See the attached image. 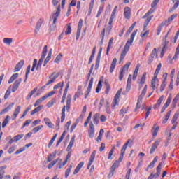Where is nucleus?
I'll use <instances>...</instances> for the list:
<instances>
[{"instance_id": "obj_1", "label": "nucleus", "mask_w": 179, "mask_h": 179, "mask_svg": "<svg viewBox=\"0 0 179 179\" xmlns=\"http://www.w3.org/2000/svg\"><path fill=\"white\" fill-rule=\"evenodd\" d=\"M130 143H132V141L131 139H129L127 142L122 148L120 151V157H119V161L116 160L110 168V172L109 173V176H114V171H115V169H118V167H120V163L122 162L124 159V155H125V151L127 150V148H128V145H129Z\"/></svg>"}, {"instance_id": "obj_2", "label": "nucleus", "mask_w": 179, "mask_h": 179, "mask_svg": "<svg viewBox=\"0 0 179 179\" xmlns=\"http://www.w3.org/2000/svg\"><path fill=\"white\" fill-rule=\"evenodd\" d=\"M136 33H138V30H134L130 36V39L127 41L124 50L122 51V53L120 55L119 64H121V62L124 61V58H125L127 53L128 52V51H129V47L132 45V43H134V40L135 39V36H136Z\"/></svg>"}, {"instance_id": "obj_3", "label": "nucleus", "mask_w": 179, "mask_h": 179, "mask_svg": "<svg viewBox=\"0 0 179 179\" xmlns=\"http://www.w3.org/2000/svg\"><path fill=\"white\" fill-rule=\"evenodd\" d=\"M155 58H158V56H157V50L156 49V48H155L152 50V52H151L150 57H148V61H147V63H148L149 65H150V64H152V63L153 62V61H154V59H155Z\"/></svg>"}, {"instance_id": "obj_4", "label": "nucleus", "mask_w": 179, "mask_h": 179, "mask_svg": "<svg viewBox=\"0 0 179 179\" xmlns=\"http://www.w3.org/2000/svg\"><path fill=\"white\" fill-rule=\"evenodd\" d=\"M151 14L152 12L150 10L147 12L143 17V19H145V21L144 22V29H146V27H148V24H149L150 21L152 20V16H150V15Z\"/></svg>"}, {"instance_id": "obj_5", "label": "nucleus", "mask_w": 179, "mask_h": 179, "mask_svg": "<svg viewBox=\"0 0 179 179\" xmlns=\"http://www.w3.org/2000/svg\"><path fill=\"white\" fill-rule=\"evenodd\" d=\"M160 142H162V138H158L154 143H152L150 150V155L155 153L156 149H157V147L160 145Z\"/></svg>"}, {"instance_id": "obj_6", "label": "nucleus", "mask_w": 179, "mask_h": 179, "mask_svg": "<svg viewBox=\"0 0 179 179\" xmlns=\"http://www.w3.org/2000/svg\"><path fill=\"white\" fill-rule=\"evenodd\" d=\"M22 78H20L14 82L11 89V92H13V93H15V92H16V90L19 89V86H20V84L22 83Z\"/></svg>"}, {"instance_id": "obj_7", "label": "nucleus", "mask_w": 179, "mask_h": 179, "mask_svg": "<svg viewBox=\"0 0 179 179\" xmlns=\"http://www.w3.org/2000/svg\"><path fill=\"white\" fill-rule=\"evenodd\" d=\"M121 92H122V89H120L116 93L114 98L113 103V108H114L115 106H118V101H119L120 96H121Z\"/></svg>"}, {"instance_id": "obj_8", "label": "nucleus", "mask_w": 179, "mask_h": 179, "mask_svg": "<svg viewBox=\"0 0 179 179\" xmlns=\"http://www.w3.org/2000/svg\"><path fill=\"white\" fill-rule=\"evenodd\" d=\"M88 135L90 138H94V124H93V122H90V127L88 129Z\"/></svg>"}, {"instance_id": "obj_9", "label": "nucleus", "mask_w": 179, "mask_h": 179, "mask_svg": "<svg viewBox=\"0 0 179 179\" xmlns=\"http://www.w3.org/2000/svg\"><path fill=\"white\" fill-rule=\"evenodd\" d=\"M58 76H59V73H52V75L49 77V79H50V80L48 81L46 86H48V85H51V83H54Z\"/></svg>"}, {"instance_id": "obj_10", "label": "nucleus", "mask_w": 179, "mask_h": 179, "mask_svg": "<svg viewBox=\"0 0 179 179\" xmlns=\"http://www.w3.org/2000/svg\"><path fill=\"white\" fill-rule=\"evenodd\" d=\"M60 13H61V5H59L57 6V9L55 13H53L52 15L54 23H57V21L58 20V17L59 16Z\"/></svg>"}, {"instance_id": "obj_11", "label": "nucleus", "mask_w": 179, "mask_h": 179, "mask_svg": "<svg viewBox=\"0 0 179 179\" xmlns=\"http://www.w3.org/2000/svg\"><path fill=\"white\" fill-rule=\"evenodd\" d=\"M96 150H94L92 152L91 156L90 157V160L88 162L87 169H90V166H92V164H93V162H94V159H96Z\"/></svg>"}, {"instance_id": "obj_12", "label": "nucleus", "mask_w": 179, "mask_h": 179, "mask_svg": "<svg viewBox=\"0 0 179 179\" xmlns=\"http://www.w3.org/2000/svg\"><path fill=\"white\" fill-rule=\"evenodd\" d=\"M43 23H44V18H40L36 24L35 27V31L38 33V31H40V29H41V26H43Z\"/></svg>"}, {"instance_id": "obj_13", "label": "nucleus", "mask_w": 179, "mask_h": 179, "mask_svg": "<svg viewBox=\"0 0 179 179\" xmlns=\"http://www.w3.org/2000/svg\"><path fill=\"white\" fill-rule=\"evenodd\" d=\"M23 136H24V134H18V135L15 136L13 138H11L8 141V145H12V143H13V142H17V141H20V139H22V138H23Z\"/></svg>"}, {"instance_id": "obj_14", "label": "nucleus", "mask_w": 179, "mask_h": 179, "mask_svg": "<svg viewBox=\"0 0 179 179\" xmlns=\"http://www.w3.org/2000/svg\"><path fill=\"white\" fill-rule=\"evenodd\" d=\"M151 86L153 90L156 89L157 86H159V79H157V76H154V78L151 80Z\"/></svg>"}, {"instance_id": "obj_15", "label": "nucleus", "mask_w": 179, "mask_h": 179, "mask_svg": "<svg viewBox=\"0 0 179 179\" xmlns=\"http://www.w3.org/2000/svg\"><path fill=\"white\" fill-rule=\"evenodd\" d=\"M13 106H15V103H11L10 105H8L6 108L3 109L1 112L0 113V115H3V114L6 113H9L12 108H13Z\"/></svg>"}, {"instance_id": "obj_16", "label": "nucleus", "mask_w": 179, "mask_h": 179, "mask_svg": "<svg viewBox=\"0 0 179 179\" xmlns=\"http://www.w3.org/2000/svg\"><path fill=\"white\" fill-rule=\"evenodd\" d=\"M124 15L125 19L129 20V19H131V8L129 7H125L124 8Z\"/></svg>"}, {"instance_id": "obj_17", "label": "nucleus", "mask_w": 179, "mask_h": 179, "mask_svg": "<svg viewBox=\"0 0 179 179\" xmlns=\"http://www.w3.org/2000/svg\"><path fill=\"white\" fill-rule=\"evenodd\" d=\"M47 48H48L47 45H45L43 47V51H42L41 57V59L38 61L39 64H43V61H44V59L45 58V56L47 55V51H48Z\"/></svg>"}, {"instance_id": "obj_18", "label": "nucleus", "mask_w": 179, "mask_h": 179, "mask_svg": "<svg viewBox=\"0 0 179 179\" xmlns=\"http://www.w3.org/2000/svg\"><path fill=\"white\" fill-rule=\"evenodd\" d=\"M20 110H22V106H18L14 110V113L13 115V117L12 120L13 121H15V120H16V118H17V116L19 115V114H20Z\"/></svg>"}, {"instance_id": "obj_19", "label": "nucleus", "mask_w": 179, "mask_h": 179, "mask_svg": "<svg viewBox=\"0 0 179 179\" xmlns=\"http://www.w3.org/2000/svg\"><path fill=\"white\" fill-rule=\"evenodd\" d=\"M23 65H24V61L21 60L15 66L14 69V72H19L23 68Z\"/></svg>"}, {"instance_id": "obj_20", "label": "nucleus", "mask_w": 179, "mask_h": 179, "mask_svg": "<svg viewBox=\"0 0 179 179\" xmlns=\"http://www.w3.org/2000/svg\"><path fill=\"white\" fill-rule=\"evenodd\" d=\"M74 144H75V136L71 138V141L66 148L67 152H69V150H72V148Z\"/></svg>"}, {"instance_id": "obj_21", "label": "nucleus", "mask_w": 179, "mask_h": 179, "mask_svg": "<svg viewBox=\"0 0 179 179\" xmlns=\"http://www.w3.org/2000/svg\"><path fill=\"white\" fill-rule=\"evenodd\" d=\"M43 121L47 127H48L49 128H54V124L51 122V120L48 117H45L43 119Z\"/></svg>"}, {"instance_id": "obj_22", "label": "nucleus", "mask_w": 179, "mask_h": 179, "mask_svg": "<svg viewBox=\"0 0 179 179\" xmlns=\"http://www.w3.org/2000/svg\"><path fill=\"white\" fill-rule=\"evenodd\" d=\"M163 100H164V95L161 96L157 100V103L154 106V108H159V107H160L162 103L163 102Z\"/></svg>"}, {"instance_id": "obj_23", "label": "nucleus", "mask_w": 179, "mask_h": 179, "mask_svg": "<svg viewBox=\"0 0 179 179\" xmlns=\"http://www.w3.org/2000/svg\"><path fill=\"white\" fill-rule=\"evenodd\" d=\"M52 55V49H50L46 59L43 62V66H45L47 64H48V62L50 61V59H51Z\"/></svg>"}, {"instance_id": "obj_24", "label": "nucleus", "mask_w": 179, "mask_h": 179, "mask_svg": "<svg viewBox=\"0 0 179 179\" xmlns=\"http://www.w3.org/2000/svg\"><path fill=\"white\" fill-rule=\"evenodd\" d=\"M117 65V58H114L112 61V63L110 64V72L112 73V72H114V69H115V66Z\"/></svg>"}, {"instance_id": "obj_25", "label": "nucleus", "mask_w": 179, "mask_h": 179, "mask_svg": "<svg viewBox=\"0 0 179 179\" xmlns=\"http://www.w3.org/2000/svg\"><path fill=\"white\" fill-rule=\"evenodd\" d=\"M140 65L137 64V66L135 68L134 74H133V80L135 81L136 80V78H138V72H139V68H140Z\"/></svg>"}, {"instance_id": "obj_26", "label": "nucleus", "mask_w": 179, "mask_h": 179, "mask_svg": "<svg viewBox=\"0 0 179 179\" xmlns=\"http://www.w3.org/2000/svg\"><path fill=\"white\" fill-rule=\"evenodd\" d=\"M58 162H62V159H61V158H57V159L50 162L48 166V169H52V167H54V166H55Z\"/></svg>"}, {"instance_id": "obj_27", "label": "nucleus", "mask_w": 179, "mask_h": 179, "mask_svg": "<svg viewBox=\"0 0 179 179\" xmlns=\"http://www.w3.org/2000/svg\"><path fill=\"white\" fill-rule=\"evenodd\" d=\"M17 78H19V73H16L15 74H13L12 76L8 80V83L9 84L13 83V82H15V80H16Z\"/></svg>"}, {"instance_id": "obj_28", "label": "nucleus", "mask_w": 179, "mask_h": 179, "mask_svg": "<svg viewBox=\"0 0 179 179\" xmlns=\"http://www.w3.org/2000/svg\"><path fill=\"white\" fill-rule=\"evenodd\" d=\"M43 108H44V106H39L36 107L31 112V115H34V114H36V113H39V111H41Z\"/></svg>"}, {"instance_id": "obj_29", "label": "nucleus", "mask_w": 179, "mask_h": 179, "mask_svg": "<svg viewBox=\"0 0 179 179\" xmlns=\"http://www.w3.org/2000/svg\"><path fill=\"white\" fill-rule=\"evenodd\" d=\"M171 110H169L166 115L164 117V120H162V124H166L167 121H169V118H170V116L171 115Z\"/></svg>"}, {"instance_id": "obj_30", "label": "nucleus", "mask_w": 179, "mask_h": 179, "mask_svg": "<svg viewBox=\"0 0 179 179\" xmlns=\"http://www.w3.org/2000/svg\"><path fill=\"white\" fill-rule=\"evenodd\" d=\"M159 129L160 127L157 126V124H155L154 127H152V136H154V138H155V136H157V132H159Z\"/></svg>"}, {"instance_id": "obj_31", "label": "nucleus", "mask_w": 179, "mask_h": 179, "mask_svg": "<svg viewBox=\"0 0 179 179\" xmlns=\"http://www.w3.org/2000/svg\"><path fill=\"white\" fill-rule=\"evenodd\" d=\"M113 22H114V20H111V19H109L108 24L105 29L106 31H108V33H110V31H111L113 29Z\"/></svg>"}, {"instance_id": "obj_32", "label": "nucleus", "mask_w": 179, "mask_h": 179, "mask_svg": "<svg viewBox=\"0 0 179 179\" xmlns=\"http://www.w3.org/2000/svg\"><path fill=\"white\" fill-rule=\"evenodd\" d=\"M178 117H179V110L174 114L171 120V124H177V120H178Z\"/></svg>"}, {"instance_id": "obj_33", "label": "nucleus", "mask_w": 179, "mask_h": 179, "mask_svg": "<svg viewBox=\"0 0 179 179\" xmlns=\"http://www.w3.org/2000/svg\"><path fill=\"white\" fill-rule=\"evenodd\" d=\"M100 118V113H96L93 116V122L95 125H97L99 124V120Z\"/></svg>"}, {"instance_id": "obj_34", "label": "nucleus", "mask_w": 179, "mask_h": 179, "mask_svg": "<svg viewBox=\"0 0 179 179\" xmlns=\"http://www.w3.org/2000/svg\"><path fill=\"white\" fill-rule=\"evenodd\" d=\"M117 10H118V6H115L113 10L112 11V14H111L110 17V22H111V20H114V19H115V16H116L115 13H117Z\"/></svg>"}, {"instance_id": "obj_35", "label": "nucleus", "mask_w": 179, "mask_h": 179, "mask_svg": "<svg viewBox=\"0 0 179 179\" xmlns=\"http://www.w3.org/2000/svg\"><path fill=\"white\" fill-rule=\"evenodd\" d=\"M45 99H46L45 98L44 96L41 98H39L38 99L36 100V101L34 104V106L37 107V106H40V104H41L43 103V101H44V100H45Z\"/></svg>"}, {"instance_id": "obj_36", "label": "nucleus", "mask_w": 179, "mask_h": 179, "mask_svg": "<svg viewBox=\"0 0 179 179\" xmlns=\"http://www.w3.org/2000/svg\"><path fill=\"white\" fill-rule=\"evenodd\" d=\"M65 111H66V106H64L62 109L61 122L65 121Z\"/></svg>"}, {"instance_id": "obj_37", "label": "nucleus", "mask_w": 179, "mask_h": 179, "mask_svg": "<svg viewBox=\"0 0 179 179\" xmlns=\"http://www.w3.org/2000/svg\"><path fill=\"white\" fill-rule=\"evenodd\" d=\"M129 66H131V62H127L126 64L120 69V71L124 72L127 73L128 72V69H129Z\"/></svg>"}, {"instance_id": "obj_38", "label": "nucleus", "mask_w": 179, "mask_h": 179, "mask_svg": "<svg viewBox=\"0 0 179 179\" xmlns=\"http://www.w3.org/2000/svg\"><path fill=\"white\" fill-rule=\"evenodd\" d=\"M129 66H131V62H127L126 64L120 69V71L124 72L127 73L128 72V69H129Z\"/></svg>"}, {"instance_id": "obj_39", "label": "nucleus", "mask_w": 179, "mask_h": 179, "mask_svg": "<svg viewBox=\"0 0 179 179\" xmlns=\"http://www.w3.org/2000/svg\"><path fill=\"white\" fill-rule=\"evenodd\" d=\"M72 167H73V166L71 164V165L69 166L68 169L66 170V172H65L66 178H68V177H69V174H71V171L72 170Z\"/></svg>"}, {"instance_id": "obj_40", "label": "nucleus", "mask_w": 179, "mask_h": 179, "mask_svg": "<svg viewBox=\"0 0 179 179\" xmlns=\"http://www.w3.org/2000/svg\"><path fill=\"white\" fill-rule=\"evenodd\" d=\"M13 41V39L12 38H4L3 40V42L4 44H7L8 45H10Z\"/></svg>"}, {"instance_id": "obj_41", "label": "nucleus", "mask_w": 179, "mask_h": 179, "mask_svg": "<svg viewBox=\"0 0 179 179\" xmlns=\"http://www.w3.org/2000/svg\"><path fill=\"white\" fill-rule=\"evenodd\" d=\"M10 118V116H9V115L6 116V118L4 119V120L2 123V128H5V127H6V125H8Z\"/></svg>"}, {"instance_id": "obj_42", "label": "nucleus", "mask_w": 179, "mask_h": 179, "mask_svg": "<svg viewBox=\"0 0 179 179\" xmlns=\"http://www.w3.org/2000/svg\"><path fill=\"white\" fill-rule=\"evenodd\" d=\"M179 100V94H177V95L175 96V98L173 99V101H172V106L173 107V108H175L176 106H177V103Z\"/></svg>"}, {"instance_id": "obj_43", "label": "nucleus", "mask_w": 179, "mask_h": 179, "mask_svg": "<svg viewBox=\"0 0 179 179\" xmlns=\"http://www.w3.org/2000/svg\"><path fill=\"white\" fill-rule=\"evenodd\" d=\"M92 113L90 112L86 121L84 123L85 128H86V127H87V124L90 122V120H92Z\"/></svg>"}, {"instance_id": "obj_44", "label": "nucleus", "mask_w": 179, "mask_h": 179, "mask_svg": "<svg viewBox=\"0 0 179 179\" xmlns=\"http://www.w3.org/2000/svg\"><path fill=\"white\" fill-rule=\"evenodd\" d=\"M149 30H146V29H143V30L142 31L141 34H140V36L143 38V37H148V36H149Z\"/></svg>"}, {"instance_id": "obj_45", "label": "nucleus", "mask_w": 179, "mask_h": 179, "mask_svg": "<svg viewBox=\"0 0 179 179\" xmlns=\"http://www.w3.org/2000/svg\"><path fill=\"white\" fill-rule=\"evenodd\" d=\"M43 127L44 126H43V125H39V126L34 127V129H32L33 134H37V132H38V131L43 129Z\"/></svg>"}, {"instance_id": "obj_46", "label": "nucleus", "mask_w": 179, "mask_h": 179, "mask_svg": "<svg viewBox=\"0 0 179 179\" xmlns=\"http://www.w3.org/2000/svg\"><path fill=\"white\" fill-rule=\"evenodd\" d=\"M103 10H104V5L101 4L99 6V9L98 13L96 14V17H100V15H101V13H103Z\"/></svg>"}, {"instance_id": "obj_47", "label": "nucleus", "mask_w": 179, "mask_h": 179, "mask_svg": "<svg viewBox=\"0 0 179 179\" xmlns=\"http://www.w3.org/2000/svg\"><path fill=\"white\" fill-rule=\"evenodd\" d=\"M145 82H146V72L143 73L140 81V85H141V86H143V85L145 84Z\"/></svg>"}, {"instance_id": "obj_48", "label": "nucleus", "mask_w": 179, "mask_h": 179, "mask_svg": "<svg viewBox=\"0 0 179 179\" xmlns=\"http://www.w3.org/2000/svg\"><path fill=\"white\" fill-rule=\"evenodd\" d=\"M115 150V146H113L110 151L109 152V155L108 159L109 160H113V155L114 154V151Z\"/></svg>"}, {"instance_id": "obj_49", "label": "nucleus", "mask_w": 179, "mask_h": 179, "mask_svg": "<svg viewBox=\"0 0 179 179\" xmlns=\"http://www.w3.org/2000/svg\"><path fill=\"white\" fill-rule=\"evenodd\" d=\"M54 104H55V98L52 99L51 101L48 102L47 103L48 108H51V107H52Z\"/></svg>"}, {"instance_id": "obj_50", "label": "nucleus", "mask_w": 179, "mask_h": 179, "mask_svg": "<svg viewBox=\"0 0 179 179\" xmlns=\"http://www.w3.org/2000/svg\"><path fill=\"white\" fill-rule=\"evenodd\" d=\"M166 86H167V81L164 80L160 86V92H164V89H166Z\"/></svg>"}, {"instance_id": "obj_51", "label": "nucleus", "mask_w": 179, "mask_h": 179, "mask_svg": "<svg viewBox=\"0 0 179 179\" xmlns=\"http://www.w3.org/2000/svg\"><path fill=\"white\" fill-rule=\"evenodd\" d=\"M10 86L7 89L5 95H4V100H7V99L9 98V96H10Z\"/></svg>"}, {"instance_id": "obj_52", "label": "nucleus", "mask_w": 179, "mask_h": 179, "mask_svg": "<svg viewBox=\"0 0 179 179\" xmlns=\"http://www.w3.org/2000/svg\"><path fill=\"white\" fill-rule=\"evenodd\" d=\"M82 26H83V20L80 19L79 22H78V25L77 31H79V32L81 31Z\"/></svg>"}, {"instance_id": "obj_53", "label": "nucleus", "mask_w": 179, "mask_h": 179, "mask_svg": "<svg viewBox=\"0 0 179 179\" xmlns=\"http://www.w3.org/2000/svg\"><path fill=\"white\" fill-rule=\"evenodd\" d=\"M86 110H87V107H86V106H85L83 108L82 113H81V115H80V118H81V120H83V118H85V114H86Z\"/></svg>"}, {"instance_id": "obj_54", "label": "nucleus", "mask_w": 179, "mask_h": 179, "mask_svg": "<svg viewBox=\"0 0 179 179\" xmlns=\"http://www.w3.org/2000/svg\"><path fill=\"white\" fill-rule=\"evenodd\" d=\"M176 17H177V14H173L170 17L168 18V20H166L167 23H171L174 19H176Z\"/></svg>"}, {"instance_id": "obj_55", "label": "nucleus", "mask_w": 179, "mask_h": 179, "mask_svg": "<svg viewBox=\"0 0 179 179\" xmlns=\"http://www.w3.org/2000/svg\"><path fill=\"white\" fill-rule=\"evenodd\" d=\"M136 25V22H134L131 24V26L129 28L127 34L129 35L131 34V32L132 31V30H134V29L135 28V26Z\"/></svg>"}, {"instance_id": "obj_56", "label": "nucleus", "mask_w": 179, "mask_h": 179, "mask_svg": "<svg viewBox=\"0 0 179 179\" xmlns=\"http://www.w3.org/2000/svg\"><path fill=\"white\" fill-rule=\"evenodd\" d=\"M71 33H72V28L71 27V23H69L68 25H67V29H66V31L65 32V34L66 36H68V34H71Z\"/></svg>"}, {"instance_id": "obj_57", "label": "nucleus", "mask_w": 179, "mask_h": 179, "mask_svg": "<svg viewBox=\"0 0 179 179\" xmlns=\"http://www.w3.org/2000/svg\"><path fill=\"white\" fill-rule=\"evenodd\" d=\"M171 100H172L171 96H169L164 106L168 108L170 106V103H171Z\"/></svg>"}, {"instance_id": "obj_58", "label": "nucleus", "mask_w": 179, "mask_h": 179, "mask_svg": "<svg viewBox=\"0 0 179 179\" xmlns=\"http://www.w3.org/2000/svg\"><path fill=\"white\" fill-rule=\"evenodd\" d=\"M7 167L6 165L0 167V176H5V169Z\"/></svg>"}, {"instance_id": "obj_59", "label": "nucleus", "mask_w": 179, "mask_h": 179, "mask_svg": "<svg viewBox=\"0 0 179 179\" xmlns=\"http://www.w3.org/2000/svg\"><path fill=\"white\" fill-rule=\"evenodd\" d=\"M127 113H128V108H122L120 111V115H122V117H124V115L127 114Z\"/></svg>"}, {"instance_id": "obj_60", "label": "nucleus", "mask_w": 179, "mask_h": 179, "mask_svg": "<svg viewBox=\"0 0 179 179\" xmlns=\"http://www.w3.org/2000/svg\"><path fill=\"white\" fill-rule=\"evenodd\" d=\"M103 87V84L101 83V81H99L98 85L96 87V93H100V90H101V88Z\"/></svg>"}, {"instance_id": "obj_61", "label": "nucleus", "mask_w": 179, "mask_h": 179, "mask_svg": "<svg viewBox=\"0 0 179 179\" xmlns=\"http://www.w3.org/2000/svg\"><path fill=\"white\" fill-rule=\"evenodd\" d=\"M173 3H174L173 6L172 7V9L174 10V9H177L179 6V0H172Z\"/></svg>"}, {"instance_id": "obj_62", "label": "nucleus", "mask_w": 179, "mask_h": 179, "mask_svg": "<svg viewBox=\"0 0 179 179\" xmlns=\"http://www.w3.org/2000/svg\"><path fill=\"white\" fill-rule=\"evenodd\" d=\"M62 58V54L59 53L55 59V63L58 64L59 61H61V59Z\"/></svg>"}, {"instance_id": "obj_63", "label": "nucleus", "mask_w": 179, "mask_h": 179, "mask_svg": "<svg viewBox=\"0 0 179 179\" xmlns=\"http://www.w3.org/2000/svg\"><path fill=\"white\" fill-rule=\"evenodd\" d=\"M59 87H64V82L59 83L58 84L55 85L53 89L55 90L57 89H59Z\"/></svg>"}, {"instance_id": "obj_64", "label": "nucleus", "mask_w": 179, "mask_h": 179, "mask_svg": "<svg viewBox=\"0 0 179 179\" xmlns=\"http://www.w3.org/2000/svg\"><path fill=\"white\" fill-rule=\"evenodd\" d=\"M131 169H129L126 173L125 179H129L131 177Z\"/></svg>"}]
</instances>
